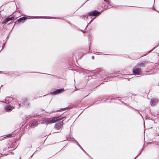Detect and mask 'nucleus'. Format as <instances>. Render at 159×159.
<instances>
[{"label": "nucleus", "mask_w": 159, "mask_h": 159, "mask_svg": "<svg viewBox=\"0 0 159 159\" xmlns=\"http://www.w3.org/2000/svg\"><path fill=\"white\" fill-rule=\"evenodd\" d=\"M58 117L54 118L52 120H44L43 122V123L45 124L46 125L55 122L57 121L61 120Z\"/></svg>", "instance_id": "obj_1"}, {"label": "nucleus", "mask_w": 159, "mask_h": 159, "mask_svg": "<svg viewBox=\"0 0 159 159\" xmlns=\"http://www.w3.org/2000/svg\"><path fill=\"white\" fill-rule=\"evenodd\" d=\"M100 12L97 11H92L89 13V15L91 16H96L99 14Z\"/></svg>", "instance_id": "obj_2"}, {"label": "nucleus", "mask_w": 159, "mask_h": 159, "mask_svg": "<svg viewBox=\"0 0 159 159\" xmlns=\"http://www.w3.org/2000/svg\"><path fill=\"white\" fill-rule=\"evenodd\" d=\"M14 17H9V18H6L4 20V21L3 22H2V24L6 23L10 20H13L14 19Z\"/></svg>", "instance_id": "obj_3"}, {"label": "nucleus", "mask_w": 159, "mask_h": 159, "mask_svg": "<svg viewBox=\"0 0 159 159\" xmlns=\"http://www.w3.org/2000/svg\"><path fill=\"white\" fill-rule=\"evenodd\" d=\"M133 72L135 74L139 75L141 72V70L139 69H134L133 70Z\"/></svg>", "instance_id": "obj_4"}, {"label": "nucleus", "mask_w": 159, "mask_h": 159, "mask_svg": "<svg viewBox=\"0 0 159 159\" xmlns=\"http://www.w3.org/2000/svg\"><path fill=\"white\" fill-rule=\"evenodd\" d=\"M63 90L64 89H57L56 91H54L52 94L55 95L58 93H60L61 91H63Z\"/></svg>", "instance_id": "obj_5"}, {"label": "nucleus", "mask_w": 159, "mask_h": 159, "mask_svg": "<svg viewBox=\"0 0 159 159\" xmlns=\"http://www.w3.org/2000/svg\"><path fill=\"white\" fill-rule=\"evenodd\" d=\"M29 17H30V16H28V18H27V17H23L20 18V19H18L17 20V21L18 22H21V21L22 20H26L27 19L30 18Z\"/></svg>", "instance_id": "obj_6"}, {"label": "nucleus", "mask_w": 159, "mask_h": 159, "mask_svg": "<svg viewBox=\"0 0 159 159\" xmlns=\"http://www.w3.org/2000/svg\"><path fill=\"white\" fill-rule=\"evenodd\" d=\"M12 107H11L10 106H7L5 107V109L7 110H8V111L10 110H11L12 109Z\"/></svg>", "instance_id": "obj_7"}, {"label": "nucleus", "mask_w": 159, "mask_h": 159, "mask_svg": "<svg viewBox=\"0 0 159 159\" xmlns=\"http://www.w3.org/2000/svg\"><path fill=\"white\" fill-rule=\"evenodd\" d=\"M55 127L57 129H59L61 127V125L59 124H56L55 125Z\"/></svg>", "instance_id": "obj_8"}, {"label": "nucleus", "mask_w": 159, "mask_h": 159, "mask_svg": "<svg viewBox=\"0 0 159 159\" xmlns=\"http://www.w3.org/2000/svg\"><path fill=\"white\" fill-rule=\"evenodd\" d=\"M154 100H152L151 101V103L152 104H153V102H154Z\"/></svg>", "instance_id": "obj_9"}, {"label": "nucleus", "mask_w": 159, "mask_h": 159, "mask_svg": "<svg viewBox=\"0 0 159 159\" xmlns=\"http://www.w3.org/2000/svg\"><path fill=\"white\" fill-rule=\"evenodd\" d=\"M104 1L106 2H109V0H104Z\"/></svg>", "instance_id": "obj_10"}, {"label": "nucleus", "mask_w": 159, "mask_h": 159, "mask_svg": "<svg viewBox=\"0 0 159 159\" xmlns=\"http://www.w3.org/2000/svg\"><path fill=\"white\" fill-rule=\"evenodd\" d=\"M92 58H93V59L94 58V56H92Z\"/></svg>", "instance_id": "obj_11"}, {"label": "nucleus", "mask_w": 159, "mask_h": 159, "mask_svg": "<svg viewBox=\"0 0 159 159\" xmlns=\"http://www.w3.org/2000/svg\"><path fill=\"white\" fill-rule=\"evenodd\" d=\"M139 65H140V66H142V64H140Z\"/></svg>", "instance_id": "obj_12"}, {"label": "nucleus", "mask_w": 159, "mask_h": 159, "mask_svg": "<svg viewBox=\"0 0 159 159\" xmlns=\"http://www.w3.org/2000/svg\"><path fill=\"white\" fill-rule=\"evenodd\" d=\"M11 136L10 135H9V137Z\"/></svg>", "instance_id": "obj_13"}]
</instances>
